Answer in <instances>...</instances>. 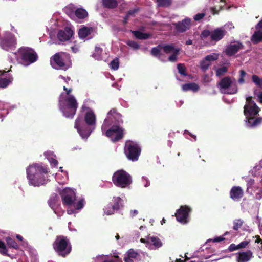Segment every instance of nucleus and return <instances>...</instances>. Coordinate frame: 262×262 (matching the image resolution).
I'll use <instances>...</instances> for the list:
<instances>
[{
    "label": "nucleus",
    "mask_w": 262,
    "mask_h": 262,
    "mask_svg": "<svg viewBox=\"0 0 262 262\" xmlns=\"http://www.w3.org/2000/svg\"><path fill=\"white\" fill-rule=\"evenodd\" d=\"M27 177L30 185L38 186L47 183L48 179L45 176L48 173V168L39 164L30 165L26 169Z\"/></svg>",
    "instance_id": "nucleus-1"
},
{
    "label": "nucleus",
    "mask_w": 262,
    "mask_h": 262,
    "mask_svg": "<svg viewBox=\"0 0 262 262\" xmlns=\"http://www.w3.org/2000/svg\"><path fill=\"white\" fill-rule=\"evenodd\" d=\"M63 90L66 92L61 94L59 99V104L60 110L64 113L63 110L65 109L64 106L68 108L71 109L72 113L71 115H74L77 107V103L75 97L72 95H70L72 91L71 89H68L65 86H63Z\"/></svg>",
    "instance_id": "nucleus-2"
},
{
    "label": "nucleus",
    "mask_w": 262,
    "mask_h": 262,
    "mask_svg": "<svg viewBox=\"0 0 262 262\" xmlns=\"http://www.w3.org/2000/svg\"><path fill=\"white\" fill-rule=\"evenodd\" d=\"M63 90L66 92L61 94L59 99V104L60 110L64 113L63 110L65 109L64 106L68 108L71 109L72 113L71 115H74L77 107V103L75 97L72 95H70L72 91L71 89H68L65 86H63Z\"/></svg>",
    "instance_id": "nucleus-3"
},
{
    "label": "nucleus",
    "mask_w": 262,
    "mask_h": 262,
    "mask_svg": "<svg viewBox=\"0 0 262 262\" xmlns=\"http://www.w3.org/2000/svg\"><path fill=\"white\" fill-rule=\"evenodd\" d=\"M10 57H15L16 61H21L24 64L29 65L35 62L37 58L36 53L31 48H20L17 52L13 53Z\"/></svg>",
    "instance_id": "nucleus-4"
},
{
    "label": "nucleus",
    "mask_w": 262,
    "mask_h": 262,
    "mask_svg": "<svg viewBox=\"0 0 262 262\" xmlns=\"http://www.w3.org/2000/svg\"><path fill=\"white\" fill-rule=\"evenodd\" d=\"M53 248L58 255L66 257L72 251V245L67 237L62 235L57 236L53 243Z\"/></svg>",
    "instance_id": "nucleus-5"
},
{
    "label": "nucleus",
    "mask_w": 262,
    "mask_h": 262,
    "mask_svg": "<svg viewBox=\"0 0 262 262\" xmlns=\"http://www.w3.org/2000/svg\"><path fill=\"white\" fill-rule=\"evenodd\" d=\"M50 63L54 69L66 70L71 66L70 56L63 52L56 53L51 58Z\"/></svg>",
    "instance_id": "nucleus-6"
},
{
    "label": "nucleus",
    "mask_w": 262,
    "mask_h": 262,
    "mask_svg": "<svg viewBox=\"0 0 262 262\" xmlns=\"http://www.w3.org/2000/svg\"><path fill=\"white\" fill-rule=\"evenodd\" d=\"M124 151L128 160L136 161L141 154V147L138 143L132 140H127L125 143Z\"/></svg>",
    "instance_id": "nucleus-7"
},
{
    "label": "nucleus",
    "mask_w": 262,
    "mask_h": 262,
    "mask_svg": "<svg viewBox=\"0 0 262 262\" xmlns=\"http://www.w3.org/2000/svg\"><path fill=\"white\" fill-rule=\"evenodd\" d=\"M112 181L114 185L122 188L128 187L132 183V177L123 170L116 171L112 177Z\"/></svg>",
    "instance_id": "nucleus-8"
},
{
    "label": "nucleus",
    "mask_w": 262,
    "mask_h": 262,
    "mask_svg": "<svg viewBox=\"0 0 262 262\" xmlns=\"http://www.w3.org/2000/svg\"><path fill=\"white\" fill-rule=\"evenodd\" d=\"M218 85L220 92L223 94H234L237 92L236 81L229 77L222 79Z\"/></svg>",
    "instance_id": "nucleus-9"
},
{
    "label": "nucleus",
    "mask_w": 262,
    "mask_h": 262,
    "mask_svg": "<svg viewBox=\"0 0 262 262\" xmlns=\"http://www.w3.org/2000/svg\"><path fill=\"white\" fill-rule=\"evenodd\" d=\"M16 39L10 32L5 33L4 38L0 40L2 48L6 51L13 50L16 48Z\"/></svg>",
    "instance_id": "nucleus-10"
},
{
    "label": "nucleus",
    "mask_w": 262,
    "mask_h": 262,
    "mask_svg": "<svg viewBox=\"0 0 262 262\" xmlns=\"http://www.w3.org/2000/svg\"><path fill=\"white\" fill-rule=\"evenodd\" d=\"M105 135L113 142H116L123 138V129L118 125H113L106 131Z\"/></svg>",
    "instance_id": "nucleus-11"
},
{
    "label": "nucleus",
    "mask_w": 262,
    "mask_h": 262,
    "mask_svg": "<svg viewBox=\"0 0 262 262\" xmlns=\"http://www.w3.org/2000/svg\"><path fill=\"white\" fill-rule=\"evenodd\" d=\"M192 211L191 208L187 205L181 206L177 210L175 216L177 220L182 224H186L188 222L189 214Z\"/></svg>",
    "instance_id": "nucleus-12"
},
{
    "label": "nucleus",
    "mask_w": 262,
    "mask_h": 262,
    "mask_svg": "<svg viewBox=\"0 0 262 262\" xmlns=\"http://www.w3.org/2000/svg\"><path fill=\"white\" fill-rule=\"evenodd\" d=\"M63 204L68 206H72L76 200V194L75 192L70 188L63 189L59 193Z\"/></svg>",
    "instance_id": "nucleus-13"
},
{
    "label": "nucleus",
    "mask_w": 262,
    "mask_h": 262,
    "mask_svg": "<svg viewBox=\"0 0 262 262\" xmlns=\"http://www.w3.org/2000/svg\"><path fill=\"white\" fill-rule=\"evenodd\" d=\"M74 127L77 129L78 133L83 138H88L91 134V130L80 117L75 120Z\"/></svg>",
    "instance_id": "nucleus-14"
},
{
    "label": "nucleus",
    "mask_w": 262,
    "mask_h": 262,
    "mask_svg": "<svg viewBox=\"0 0 262 262\" xmlns=\"http://www.w3.org/2000/svg\"><path fill=\"white\" fill-rule=\"evenodd\" d=\"M96 29L93 27L82 26L78 31V36L80 39L89 40L96 34Z\"/></svg>",
    "instance_id": "nucleus-15"
},
{
    "label": "nucleus",
    "mask_w": 262,
    "mask_h": 262,
    "mask_svg": "<svg viewBox=\"0 0 262 262\" xmlns=\"http://www.w3.org/2000/svg\"><path fill=\"white\" fill-rule=\"evenodd\" d=\"M245 115L247 113L249 115H257L259 112L260 109L256 103L252 101V97H249L246 98V103L244 107Z\"/></svg>",
    "instance_id": "nucleus-16"
},
{
    "label": "nucleus",
    "mask_w": 262,
    "mask_h": 262,
    "mask_svg": "<svg viewBox=\"0 0 262 262\" xmlns=\"http://www.w3.org/2000/svg\"><path fill=\"white\" fill-rule=\"evenodd\" d=\"M163 51L166 54H171L169 57L168 60L171 62H175L177 60L180 49L176 48L173 45H163L162 47Z\"/></svg>",
    "instance_id": "nucleus-17"
},
{
    "label": "nucleus",
    "mask_w": 262,
    "mask_h": 262,
    "mask_svg": "<svg viewBox=\"0 0 262 262\" xmlns=\"http://www.w3.org/2000/svg\"><path fill=\"white\" fill-rule=\"evenodd\" d=\"M67 13L74 12L75 16L79 19H83L86 18L88 13L87 11L83 8L75 9L73 5H70L66 8Z\"/></svg>",
    "instance_id": "nucleus-18"
},
{
    "label": "nucleus",
    "mask_w": 262,
    "mask_h": 262,
    "mask_svg": "<svg viewBox=\"0 0 262 262\" xmlns=\"http://www.w3.org/2000/svg\"><path fill=\"white\" fill-rule=\"evenodd\" d=\"M244 196V191L240 186H233L230 191V198L235 201H239Z\"/></svg>",
    "instance_id": "nucleus-19"
},
{
    "label": "nucleus",
    "mask_w": 262,
    "mask_h": 262,
    "mask_svg": "<svg viewBox=\"0 0 262 262\" xmlns=\"http://www.w3.org/2000/svg\"><path fill=\"white\" fill-rule=\"evenodd\" d=\"M73 34V31L69 27H66L63 30L59 31L57 37L60 41H65L70 39Z\"/></svg>",
    "instance_id": "nucleus-20"
},
{
    "label": "nucleus",
    "mask_w": 262,
    "mask_h": 262,
    "mask_svg": "<svg viewBox=\"0 0 262 262\" xmlns=\"http://www.w3.org/2000/svg\"><path fill=\"white\" fill-rule=\"evenodd\" d=\"M226 31L223 28H217L211 32V39L217 42L221 40L226 34Z\"/></svg>",
    "instance_id": "nucleus-21"
},
{
    "label": "nucleus",
    "mask_w": 262,
    "mask_h": 262,
    "mask_svg": "<svg viewBox=\"0 0 262 262\" xmlns=\"http://www.w3.org/2000/svg\"><path fill=\"white\" fill-rule=\"evenodd\" d=\"M253 257V252L248 250L245 252H238L236 257L237 262H248Z\"/></svg>",
    "instance_id": "nucleus-22"
},
{
    "label": "nucleus",
    "mask_w": 262,
    "mask_h": 262,
    "mask_svg": "<svg viewBox=\"0 0 262 262\" xmlns=\"http://www.w3.org/2000/svg\"><path fill=\"white\" fill-rule=\"evenodd\" d=\"M191 25V19L185 18L181 22L176 24V28L178 32H183L189 29Z\"/></svg>",
    "instance_id": "nucleus-23"
},
{
    "label": "nucleus",
    "mask_w": 262,
    "mask_h": 262,
    "mask_svg": "<svg viewBox=\"0 0 262 262\" xmlns=\"http://www.w3.org/2000/svg\"><path fill=\"white\" fill-rule=\"evenodd\" d=\"M242 44L239 42H237L227 46L225 52L228 55L232 56L237 53L240 49H242Z\"/></svg>",
    "instance_id": "nucleus-24"
},
{
    "label": "nucleus",
    "mask_w": 262,
    "mask_h": 262,
    "mask_svg": "<svg viewBox=\"0 0 262 262\" xmlns=\"http://www.w3.org/2000/svg\"><path fill=\"white\" fill-rule=\"evenodd\" d=\"M246 119L248 121L249 126L253 127L258 125L261 121L260 118H255V116H247Z\"/></svg>",
    "instance_id": "nucleus-25"
},
{
    "label": "nucleus",
    "mask_w": 262,
    "mask_h": 262,
    "mask_svg": "<svg viewBox=\"0 0 262 262\" xmlns=\"http://www.w3.org/2000/svg\"><path fill=\"white\" fill-rule=\"evenodd\" d=\"M148 239L150 241V244H152L155 249H159L163 245L162 242L158 237L148 236Z\"/></svg>",
    "instance_id": "nucleus-26"
},
{
    "label": "nucleus",
    "mask_w": 262,
    "mask_h": 262,
    "mask_svg": "<svg viewBox=\"0 0 262 262\" xmlns=\"http://www.w3.org/2000/svg\"><path fill=\"white\" fill-rule=\"evenodd\" d=\"M7 246L8 248H13L16 250H18L19 248L18 244L16 241L10 237H6L5 238Z\"/></svg>",
    "instance_id": "nucleus-27"
},
{
    "label": "nucleus",
    "mask_w": 262,
    "mask_h": 262,
    "mask_svg": "<svg viewBox=\"0 0 262 262\" xmlns=\"http://www.w3.org/2000/svg\"><path fill=\"white\" fill-rule=\"evenodd\" d=\"M182 89L184 91L192 90L193 92H196L199 90V86L195 83H190L183 85Z\"/></svg>",
    "instance_id": "nucleus-28"
},
{
    "label": "nucleus",
    "mask_w": 262,
    "mask_h": 262,
    "mask_svg": "<svg viewBox=\"0 0 262 262\" xmlns=\"http://www.w3.org/2000/svg\"><path fill=\"white\" fill-rule=\"evenodd\" d=\"M251 40L254 43L262 41V30H256L252 36Z\"/></svg>",
    "instance_id": "nucleus-29"
},
{
    "label": "nucleus",
    "mask_w": 262,
    "mask_h": 262,
    "mask_svg": "<svg viewBox=\"0 0 262 262\" xmlns=\"http://www.w3.org/2000/svg\"><path fill=\"white\" fill-rule=\"evenodd\" d=\"M122 200L120 197H114L112 200V208L115 211H117L120 209V206L121 205Z\"/></svg>",
    "instance_id": "nucleus-30"
},
{
    "label": "nucleus",
    "mask_w": 262,
    "mask_h": 262,
    "mask_svg": "<svg viewBox=\"0 0 262 262\" xmlns=\"http://www.w3.org/2000/svg\"><path fill=\"white\" fill-rule=\"evenodd\" d=\"M121 0H103V4L107 8H114L117 6Z\"/></svg>",
    "instance_id": "nucleus-31"
},
{
    "label": "nucleus",
    "mask_w": 262,
    "mask_h": 262,
    "mask_svg": "<svg viewBox=\"0 0 262 262\" xmlns=\"http://www.w3.org/2000/svg\"><path fill=\"white\" fill-rule=\"evenodd\" d=\"M102 49L98 46H96L92 57L96 60H100L102 59Z\"/></svg>",
    "instance_id": "nucleus-32"
},
{
    "label": "nucleus",
    "mask_w": 262,
    "mask_h": 262,
    "mask_svg": "<svg viewBox=\"0 0 262 262\" xmlns=\"http://www.w3.org/2000/svg\"><path fill=\"white\" fill-rule=\"evenodd\" d=\"M132 33L137 38L139 39H146L150 36L149 34L144 33L139 31H133Z\"/></svg>",
    "instance_id": "nucleus-33"
},
{
    "label": "nucleus",
    "mask_w": 262,
    "mask_h": 262,
    "mask_svg": "<svg viewBox=\"0 0 262 262\" xmlns=\"http://www.w3.org/2000/svg\"><path fill=\"white\" fill-rule=\"evenodd\" d=\"M8 249L5 242L0 240V254L3 255L9 256L10 255L8 253Z\"/></svg>",
    "instance_id": "nucleus-34"
},
{
    "label": "nucleus",
    "mask_w": 262,
    "mask_h": 262,
    "mask_svg": "<svg viewBox=\"0 0 262 262\" xmlns=\"http://www.w3.org/2000/svg\"><path fill=\"white\" fill-rule=\"evenodd\" d=\"M162 47H163V45H159L156 47L153 48L151 51V54L155 56L158 57V58L160 59V53L161 51H163Z\"/></svg>",
    "instance_id": "nucleus-35"
},
{
    "label": "nucleus",
    "mask_w": 262,
    "mask_h": 262,
    "mask_svg": "<svg viewBox=\"0 0 262 262\" xmlns=\"http://www.w3.org/2000/svg\"><path fill=\"white\" fill-rule=\"evenodd\" d=\"M244 221L241 219H235L233 222V229L237 231L244 224Z\"/></svg>",
    "instance_id": "nucleus-36"
},
{
    "label": "nucleus",
    "mask_w": 262,
    "mask_h": 262,
    "mask_svg": "<svg viewBox=\"0 0 262 262\" xmlns=\"http://www.w3.org/2000/svg\"><path fill=\"white\" fill-rule=\"evenodd\" d=\"M96 116H84V122L88 125H95Z\"/></svg>",
    "instance_id": "nucleus-37"
},
{
    "label": "nucleus",
    "mask_w": 262,
    "mask_h": 262,
    "mask_svg": "<svg viewBox=\"0 0 262 262\" xmlns=\"http://www.w3.org/2000/svg\"><path fill=\"white\" fill-rule=\"evenodd\" d=\"M211 64L207 60L204 58L200 62V68L203 71L205 72L208 69Z\"/></svg>",
    "instance_id": "nucleus-38"
},
{
    "label": "nucleus",
    "mask_w": 262,
    "mask_h": 262,
    "mask_svg": "<svg viewBox=\"0 0 262 262\" xmlns=\"http://www.w3.org/2000/svg\"><path fill=\"white\" fill-rule=\"evenodd\" d=\"M219 55L217 53H213L207 55L205 58L210 63L216 60L219 58Z\"/></svg>",
    "instance_id": "nucleus-39"
},
{
    "label": "nucleus",
    "mask_w": 262,
    "mask_h": 262,
    "mask_svg": "<svg viewBox=\"0 0 262 262\" xmlns=\"http://www.w3.org/2000/svg\"><path fill=\"white\" fill-rule=\"evenodd\" d=\"M82 111L83 115H94V111L85 103L82 106Z\"/></svg>",
    "instance_id": "nucleus-40"
},
{
    "label": "nucleus",
    "mask_w": 262,
    "mask_h": 262,
    "mask_svg": "<svg viewBox=\"0 0 262 262\" xmlns=\"http://www.w3.org/2000/svg\"><path fill=\"white\" fill-rule=\"evenodd\" d=\"M112 207V203H110L106 206H105L104 208H103L104 213L108 215L113 214L115 211Z\"/></svg>",
    "instance_id": "nucleus-41"
},
{
    "label": "nucleus",
    "mask_w": 262,
    "mask_h": 262,
    "mask_svg": "<svg viewBox=\"0 0 262 262\" xmlns=\"http://www.w3.org/2000/svg\"><path fill=\"white\" fill-rule=\"evenodd\" d=\"M127 256L132 258L138 259L140 257V254L133 249H130L128 251Z\"/></svg>",
    "instance_id": "nucleus-42"
},
{
    "label": "nucleus",
    "mask_w": 262,
    "mask_h": 262,
    "mask_svg": "<svg viewBox=\"0 0 262 262\" xmlns=\"http://www.w3.org/2000/svg\"><path fill=\"white\" fill-rule=\"evenodd\" d=\"M11 82L9 78H1L0 79V88H5L7 87Z\"/></svg>",
    "instance_id": "nucleus-43"
},
{
    "label": "nucleus",
    "mask_w": 262,
    "mask_h": 262,
    "mask_svg": "<svg viewBox=\"0 0 262 262\" xmlns=\"http://www.w3.org/2000/svg\"><path fill=\"white\" fill-rule=\"evenodd\" d=\"M57 199L58 196L57 195L55 194L54 196L51 197L48 200V204L50 207H51L52 209H53L55 206Z\"/></svg>",
    "instance_id": "nucleus-44"
},
{
    "label": "nucleus",
    "mask_w": 262,
    "mask_h": 262,
    "mask_svg": "<svg viewBox=\"0 0 262 262\" xmlns=\"http://www.w3.org/2000/svg\"><path fill=\"white\" fill-rule=\"evenodd\" d=\"M119 59L117 58L113 59L110 64L111 68L114 70H117L119 68Z\"/></svg>",
    "instance_id": "nucleus-45"
},
{
    "label": "nucleus",
    "mask_w": 262,
    "mask_h": 262,
    "mask_svg": "<svg viewBox=\"0 0 262 262\" xmlns=\"http://www.w3.org/2000/svg\"><path fill=\"white\" fill-rule=\"evenodd\" d=\"M157 2L160 7H168L171 4V0H157Z\"/></svg>",
    "instance_id": "nucleus-46"
},
{
    "label": "nucleus",
    "mask_w": 262,
    "mask_h": 262,
    "mask_svg": "<svg viewBox=\"0 0 262 262\" xmlns=\"http://www.w3.org/2000/svg\"><path fill=\"white\" fill-rule=\"evenodd\" d=\"M253 82L257 86H260L262 85V79H260L258 76L253 75L252 76Z\"/></svg>",
    "instance_id": "nucleus-47"
},
{
    "label": "nucleus",
    "mask_w": 262,
    "mask_h": 262,
    "mask_svg": "<svg viewBox=\"0 0 262 262\" xmlns=\"http://www.w3.org/2000/svg\"><path fill=\"white\" fill-rule=\"evenodd\" d=\"M227 71V68L226 67H222L218 68L216 70V75L217 76H221Z\"/></svg>",
    "instance_id": "nucleus-48"
},
{
    "label": "nucleus",
    "mask_w": 262,
    "mask_h": 262,
    "mask_svg": "<svg viewBox=\"0 0 262 262\" xmlns=\"http://www.w3.org/2000/svg\"><path fill=\"white\" fill-rule=\"evenodd\" d=\"M84 201L83 199L80 200L77 203L74 202V204L72 205L75 207V209L77 210L81 209L84 206Z\"/></svg>",
    "instance_id": "nucleus-49"
},
{
    "label": "nucleus",
    "mask_w": 262,
    "mask_h": 262,
    "mask_svg": "<svg viewBox=\"0 0 262 262\" xmlns=\"http://www.w3.org/2000/svg\"><path fill=\"white\" fill-rule=\"evenodd\" d=\"M126 44L134 49H138L139 48V45L136 41L133 40H128L126 42Z\"/></svg>",
    "instance_id": "nucleus-50"
},
{
    "label": "nucleus",
    "mask_w": 262,
    "mask_h": 262,
    "mask_svg": "<svg viewBox=\"0 0 262 262\" xmlns=\"http://www.w3.org/2000/svg\"><path fill=\"white\" fill-rule=\"evenodd\" d=\"M179 72L183 75H186L185 73V68L183 64H178L177 66Z\"/></svg>",
    "instance_id": "nucleus-51"
},
{
    "label": "nucleus",
    "mask_w": 262,
    "mask_h": 262,
    "mask_svg": "<svg viewBox=\"0 0 262 262\" xmlns=\"http://www.w3.org/2000/svg\"><path fill=\"white\" fill-rule=\"evenodd\" d=\"M137 10H138L137 9H134L133 10L129 11L128 12V13L127 14L126 17L124 18V24L126 23L128 19L129 18V17L132 16L133 15H134L136 12H137Z\"/></svg>",
    "instance_id": "nucleus-52"
},
{
    "label": "nucleus",
    "mask_w": 262,
    "mask_h": 262,
    "mask_svg": "<svg viewBox=\"0 0 262 262\" xmlns=\"http://www.w3.org/2000/svg\"><path fill=\"white\" fill-rule=\"evenodd\" d=\"M239 249V247L238 245H235V244H231L228 247V250L229 252H232Z\"/></svg>",
    "instance_id": "nucleus-53"
},
{
    "label": "nucleus",
    "mask_w": 262,
    "mask_h": 262,
    "mask_svg": "<svg viewBox=\"0 0 262 262\" xmlns=\"http://www.w3.org/2000/svg\"><path fill=\"white\" fill-rule=\"evenodd\" d=\"M250 243V241H244L238 244L239 249L246 248Z\"/></svg>",
    "instance_id": "nucleus-54"
},
{
    "label": "nucleus",
    "mask_w": 262,
    "mask_h": 262,
    "mask_svg": "<svg viewBox=\"0 0 262 262\" xmlns=\"http://www.w3.org/2000/svg\"><path fill=\"white\" fill-rule=\"evenodd\" d=\"M114 259L105 260L103 262H122L118 255L114 256Z\"/></svg>",
    "instance_id": "nucleus-55"
},
{
    "label": "nucleus",
    "mask_w": 262,
    "mask_h": 262,
    "mask_svg": "<svg viewBox=\"0 0 262 262\" xmlns=\"http://www.w3.org/2000/svg\"><path fill=\"white\" fill-rule=\"evenodd\" d=\"M211 32H210L209 30H205L201 33V37L204 38V37H208L209 36H211Z\"/></svg>",
    "instance_id": "nucleus-56"
},
{
    "label": "nucleus",
    "mask_w": 262,
    "mask_h": 262,
    "mask_svg": "<svg viewBox=\"0 0 262 262\" xmlns=\"http://www.w3.org/2000/svg\"><path fill=\"white\" fill-rule=\"evenodd\" d=\"M255 181L253 179H249L247 181V191H248L249 188L251 187L254 184Z\"/></svg>",
    "instance_id": "nucleus-57"
},
{
    "label": "nucleus",
    "mask_w": 262,
    "mask_h": 262,
    "mask_svg": "<svg viewBox=\"0 0 262 262\" xmlns=\"http://www.w3.org/2000/svg\"><path fill=\"white\" fill-rule=\"evenodd\" d=\"M204 16L205 14L203 13H198L194 16L193 18L195 20L198 21L202 19Z\"/></svg>",
    "instance_id": "nucleus-58"
},
{
    "label": "nucleus",
    "mask_w": 262,
    "mask_h": 262,
    "mask_svg": "<svg viewBox=\"0 0 262 262\" xmlns=\"http://www.w3.org/2000/svg\"><path fill=\"white\" fill-rule=\"evenodd\" d=\"M225 239V238L224 237L219 236V237H216L214 238L213 239V242H220L223 241H224Z\"/></svg>",
    "instance_id": "nucleus-59"
},
{
    "label": "nucleus",
    "mask_w": 262,
    "mask_h": 262,
    "mask_svg": "<svg viewBox=\"0 0 262 262\" xmlns=\"http://www.w3.org/2000/svg\"><path fill=\"white\" fill-rule=\"evenodd\" d=\"M50 162L52 164H53L55 166H57L58 164V161L53 158H51Z\"/></svg>",
    "instance_id": "nucleus-60"
},
{
    "label": "nucleus",
    "mask_w": 262,
    "mask_h": 262,
    "mask_svg": "<svg viewBox=\"0 0 262 262\" xmlns=\"http://www.w3.org/2000/svg\"><path fill=\"white\" fill-rule=\"evenodd\" d=\"M256 29L257 30H262V19L257 25Z\"/></svg>",
    "instance_id": "nucleus-61"
},
{
    "label": "nucleus",
    "mask_w": 262,
    "mask_h": 262,
    "mask_svg": "<svg viewBox=\"0 0 262 262\" xmlns=\"http://www.w3.org/2000/svg\"><path fill=\"white\" fill-rule=\"evenodd\" d=\"M140 242L144 244H150V241L148 239V236L147 237V239L141 238L140 239Z\"/></svg>",
    "instance_id": "nucleus-62"
},
{
    "label": "nucleus",
    "mask_w": 262,
    "mask_h": 262,
    "mask_svg": "<svg viewBox=\"0 0 262 262\" xmlns=\"http://www.w3.org/2000/svg\"><path fill=\"white\" fill-rule=\"evenodd\" d=\"M124 260L125 262H134L133 258L129 257L128 256L127 257H124Z\"/></svg>",
    "instance_id": "nucleus-63"
},
{
    "label": "nucleus",
    "mask_w": 262,
    "mask_h": 262,
    "mask_svg": "<svg viewBox=\"0 0 262 262\" xmlns=\"http://www.w3.org/2000/svg\"><path fill=\"white\" fill-rule=\"evenodd\" d=\"M117 114L116 110L113 108L111 110L107 113V115H114Z\"/></svg>",
    "instance_id": "nucleus-64"
}]
</instances>
